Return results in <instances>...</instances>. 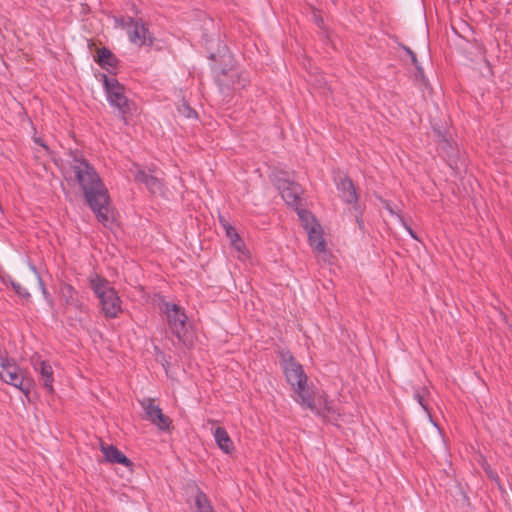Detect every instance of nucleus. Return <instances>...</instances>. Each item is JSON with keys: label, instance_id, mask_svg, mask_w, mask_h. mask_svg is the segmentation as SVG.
Returning <instances> with one entry per match:
<instances>
[{"label": "nucleus", "instance_id": "nucleus-36", "mask_svg": "<svg viewBox=\"0 0 512 512\" xmlns=\"http://www.w3.org/2000/svg\"><path fill=\"white\" fill-rule=\"evenodd\" d=\"M208 512H215V511H214V509H212V510H209Z\"/></svg>", "mask_w": 512, "mask_h": 512}, {"label": "nucleus", "instance_id": "nucleus-11", "mask_svg": "<svg viewBox=\"0 0 512 512\" xmlns=\"http://www.w3.org/2000/svg\"><path fill=\"white\" fill-rule=\"evenodd\" d=\"M309 410L314 412L316 415L323 417L326 421L335 423L340 418V412L335 407L334 401L329 400L326 394H322L315 400L312 394L311 407H307Z\"/></svg>", "mask_w": 512, "mask_h": 512}, {"label": "nucleus", "instance_id": "nucleus-22", "mask_svg": "<svg viewBox=\"0 0 512 512\" xmlns=\"http://www.w3.org/2000/svg\"><path fill=\"white\" fill-rule=\"evenodd\" d=\"M220 222L226 231L227 237L230 238L231 242H237L239 240V235L236 229L233 226H231L222 216H220Z\"/></svg>", "mask_w": 512, "mask_h": 512}, {"label": "nucleus", "instance_id": "nucleus-14", "mask_svg": "<svg viewBox=\"0 0 512 512\" xmlns=\"http://www.w3.org/2000/svg\"><path fill=\"white\" fill-rule=\"evenodd\" d=\"M100 447L107 462L121 464L125 467H131L133 465L132 461L127 458L126 455H124L116 446L101 443Z\"/></svg>", "mask_w": 512, "mask_h": 512}, {"label": "nucleus", "instance_id": "nucleus-34", "mask_svg": "<svg viewBox=\"0 0 512 512\" xmlns=\"http://www.w3.org/2000/svg\"><path fill=\"white\" fill-rule=\"evenodd\" d=\"M408 231L410 233V235L416 239V235L414 234L413 230L411 228H408Z\"/></svg>", "mask_w": 512, "mask_h": 512}, {"label": "nucleus", "instance_id": "nucleus-16", "mask_svg": "<svg viewBox=\"0 0 512 512\" xmlns=\"http://www.w3.org/2000/svg\"><path fill=\"white\" fill-rule=\"evenodd\" d=\"M306 232L310 246L318 253L325 252L326 243L323 238L320 224L312 225Z\"/></svg>", "mask_w": 512, "mask_h": 512}, {"label": "nucleus", "instance_id": "nucleus-31", "mask_svg": "<svg viewBox=\"0 0 512 512\" xmlns=\"http://www.w3.org/2000/svg\"><path fill=\"white\" fill-rule=\"evenodd\" d=\"M34 141L37 144L41 145L46 151L49 150L48 146L43 142V140L41 138H39V137L38 138H34Z\"/></svg>", "mask_w": 512, "mask_h": 512}, {"label": "nucleus", "instance_id": "nucleus-21", "mask_svg": "<svg viewBox=\"0 0 512 512\" xmlns=\"http://www.w3.org/2000/svg\"><path fill=\"white\" fill-rule=\"evenodd\" d=\"M298 216L302 222V225L304 226L305 230H309V228L312 226V225H316L318 224L316 222V219L314 218V216L306 211V210H300L298 212Z\"/></svg>", "mask_w": 512, "mask_h": 512}, {"label": "nucleus", "instance_id": "nucleus-26", "mask_svg": "<svg viewBox=\"0 0 512 512\" xmlns=\"http://www.w3.org/2000/svg\"><path fill=\"white\" fill-rule=\"evenodd\" d=\"M39 286H40L41 293H42L44 299L47 301V303L49 304L50 307H53L54 300H53L51 294L49 293V291L47 290V288L41 278H39Z\"/></svg>", "mask_w": 512, "mask_h": 512}, {"label": "nucleus", "instance_id": "nucleus-15", "mask_svg": "<svg viewBox=\"0 0 512 512\" xmlns=\"http://www.w3.org/2000/svg\"><path fill=\"white\" fill-rule=\"evenodd\" d=\"M33 366L34 369L41 375L43 386L47 389L49 393H53L54 378L52 366L49 364V362L40 359L34 360Z\"/></svg>", "mask_w": 512, "mask_h": 512}, {"label": "nucleus", "instance_id": "nucleus-17", "mask_svg": "<svg viewBox=\"0 0 512 512\" xmlns=\"http://www.w3.org/2000/svg\"><path fill=\"white\" fill-rule=\"evenodd\" d=\"M214 438L218 445V447L225 454H232L235 451V446L233 444L232 439L230 438L228 432L223 427H217L214 430Z\"/></svg>", "mask_w": 512, "mask_h": 512}, {"label": "nucleus", "instance_id": "nucleus-19", "mask_svg": "<svg viewBox=\"0 0 512 512\" xmlns=\"http://www.w3.org/2000/svg\"><path fill=\"white\" fill-rule=\"evenodd\" d=\"M301 193V186L294 182H288L281 190L282 198L288 205H297L300 200Z\"/></svg>", "mask_w": 512, "mask_h": 512}, {"label": "nucleus", "instance_id": "nucleus-2", "mask_svg": "<svg viewBox=\"0 0 512 512\" xmlns=\"http://www.w3.org/2000/svg\"><path fill=\"white\" fill-rule=\"evenodd\" d=\"M283 370L286 381L291 385L292 398L302 407H311L312 392L307 388V375L302 365L289 353H282Z\"/></svg>", "mask_w": 512, "mask_h": 512}, {"label": "nucleus", "instance_id": "nucleus-29", "mask_svg": "<svg viewBox=\"0 0 512 512\" xmlns=\"http://www.w3.org/2000/svg\"><path fill=\"white\" fill-rule=\"evenodd\" d=\"M405 50L407 51V53L409 54V56L411 57V61L412 63L415 65L416 69L419 71V72H422V69L418 66V61H417V58H416V55L415 53L409 49V48H405Z\"/></svg>", "mask_w": 512, "mask_h": 512}, {"label": "nucleus", "instance_id": "nucleus-18", "mask_svg": "<svg viewBox=\"0 0 512 512\" xmlns=\"http://www.w3.org/2000/svg\"><path fill=\"white\" fill-rule=\"evenodd\" d=\"M95 61L106 70L115 69L118 65L116 56L106 47L97 50Z\"/></svg>", "mask_w": 512, "mask_h": 512}, {"label": "nucleus", "instance_id": "nucleus-20", "mask_svg": "<svg viewBox=\"0 0 512 512\" xmlns=\"http://www.w3.org/2000/svg\"><path fill=\"white\" fill-rule=\"evenodd\" d=\"M195 505L199 512H208L209 510L213 509L208 497L201 490H199L196 494Z\"/></svg>", "mask_w": 512, "mask_h": 512}, {"label": "nucleus", "instance_id": "nucleus-28", "mask_svg": "<svg viewBox=\"0 0 512 512\" xmlns=\"http://www.w3.org/2000/svg\"><path fill=\"white\" fill-rule=\"evenodd\" d=\"M414 398L417 400V402L421 405V407L428 412V406L425 402L424 395L420 391H416Z\"/></svg>", "mask_w": 512, "mask_h": 512}, {"label": "nucleus", "instance_id": "nucleus-6", "mask_svg": "<svg viewBox=\"0 0 512 512\" xmlns=\"http://www.w3.org/2000/svg\"><path fill=\"white\" fill-rule=\"evenodd\" d=\"M103 78L104 88L110 104L119 110L123 121L126 123L127 115L132 110L133 102L128 100L125 95L124 86L120 84L115 77H108L104 75Z\"/></svg>", "mask_w": 512, "mask_h": 512}, {"label": "nucleus", "instance_id": "nucleus-13", "mask_svg": "<svg viewBox=\"0 0 512 512\" xmlns=\"http://www.w3.org/2000/svg\"><path fill=\"white\" fill-rule=\"evenodd\" d=\"M337 189L344 202L348 204H356L358 201V194L352 179L345 175L337 182Z\"/></svg>", "mask_w": 512, "mask_h": 512}, {"label": "nucleus", "instance_id": "nucleus-10", "mask_svg": "<svg viewBox=\"0 0 512 512\" xmlns=\"http://www.w3.org/2000/svg\"><path fill=\"white\" fill-rule=\"evenodd\" d=\"M134 181L143 184L151 194L162 195L164 193V180L151 173H147L138 164H133L130 169Z\"/></svg>", "mask_w": 512, "mask_h": 512}, {"label": "nucleus", "instance_id": "nucleus-1", "mask_svg": "<svg viewBox=\"0 0 512 512\" xmlns=\"http://www.w3.org/2000/svg\"><path fill=\"white\" fill-rule=\"evenodd\" d=\"M69 171L71 178L83 190L85 199L95 213L97 220L104 226L112 222L113 215L110 212V197L102 179L94 166L76 150L69 153Z\"/></svg>", "mask_w": 512, "mask_h": 512}, {"label": "nucleus", "instance_id": "nucleus-24", "mask_svg": "<svg viewBox=\"0 0 512 512\" xmlns=\"http://www.w3.org/2000/svg\"><path fill=\"white\" fill-rule=\"evenodd\" d=\"M178 111L186 118H193L197 115L196 111L193 108H191L186 102H183L181 105H179Z\"/></svg>", "mask_w": 512, "mask_h": 512}, {"label": "nucleus", "instance_id": "nucleus-5", "mask_svg": "<svg viewBox=\"0 0 512 512\" xmlns=\"http://www.w3.org/2000/svg\"><path fill=\"white\" fill-rule=\"evenodd\" d=\"M0 379L5 383L18 388L26 396L30 394L32 380L26 376V371L21 369L14 359L0 355Z\"/></svg>", "mask_w": 512, "mask_h": 512}, {"label": "nucleus", "instance_id": "nucleus-35", "mask_svg": "<svg viewBox=\"0 0 512 512\" xmlns=\"http://www.w3.org/2000/svg\"><path fill=\"white\" fill-rule=\"evenodd\" d=\"M209 58H210L211 60H215V55H214V54H211Z\"/></svg>", "mask_w": 512, "mask_h": 512}, {"label": "nucleus", "instance_id": "nucleus-4", "mask_svg": "<svg viewBox=\"0 0 512 512\" xmlns=\"http://www.w3.org/2000/svg\"><path fill=\"white\" fill-rule=\"evenodd\" d=\"M90 288L100 300L101 309L107 318H116L121 312V300L109 282L99 275L91 276Z\"/></svg>", "mask_w": 512, "mask_h": 512}, {"label": "nucleus", "instance_id": "nucleus-27", "mask_svg": "<svg viewBox=\"0 0 512 512\" xmlns=\"http://www.w3.org/2000/svg\"><path fill=\"white\" fill-rule=\"evenodd\" d=\"M142 19H136L133 17H126L124 24H122L123 29H127L128 31L131 30L136 24H138V21H141Z\"/></svg>", "mask_w": 512, "mask_h": 512}, {"label": "nucleus", "instance_id": "nucleus-25", "mask_svg": "<svg viewBox=\"0 0 512 512\" xmlns=\"http://www.w3.org/2000/svg\"><path fill=\"white\" fill-rule=\"evenodd\" d=\"M434 132L436 133L437 137H438V141L439 143L442 145V149L444 150H448L449 149H452V145L450 144V142L448 141V139L446 138V136L444 135V133L441 132L440 129H434Z\"/></svg>", "mask_w": 512, "mask_h": 512}, {"label": "nucleus", "instance_id": "nucleus-32", "mask_svg": "<svg viewBox=\"0 0 512 512\" xmlns=\"http://www.w3.org/2000/svg\"><path fill=\"white\" fill-rule=\"evenodd\" d=\"M125 19H126V17L116 18V23H117V25H119L120 27H122V24H124Z\"/></svg>", "mask_w": 512, "mask_h": 512}, {"label": "nucleus", "instance_id": "nucleus-8", "mask_svg": "<svg viewBox=\"0 0 512 512\" xmlns=\"http://www.w3.org/2000/svg\"><path fill=\"white\" fill-rule=\"evenodd\" d=\"M216 82L223 93L237 91L249 84L248 77L237 69H221L216 75Z\"/></svg>", "mask_w": 512, "mask_h": 512}, {"label": "nucleus", "instance_id": "nucleus-12", "mask_svg": "<svg viewBox=\"0 0 512 512\" xmlns=\"http://www.w3.org/2000/svg\"><path fill=\"white\" fill-rule=\"evenodd\" d=\"M128 35L130 42L135 45H153V35L149 31L147 25L142 20L138 21V24H136L131 30L128 31Z\"/></svg>", "mask_w": 512, "mask_h": 512}, {"label": "nucleus", "instance_id": "nucleus-33", "mask_svg": "<svg viewBox=\"0 0 512 512\" xmlns=\"http://www.w3.org/2000/svg\"><path fill=\"white\" fill-rule=\"evenodd\" d=\"M357 223L361 228L363 227V220L361 219V217H357Z\"/></svg>", "mask_w": 512, "mask_h": 512}, {"label": "nucleus", "instance_id": "nucleus-30", "mask_svg": "<svg viewBox=\"0 0 512 512\" xmlns=\"http://www.w3.org/2000/svg\"><path fill=\"white\" fill-rule=\"evenodd\" d=\"M232 245L238 250V251H242V249L244 248V243L243 241L241 240V238L239 237V240L236 242H231Z\"/></svg>", "mask_w": 512, "mask_h": 512}, {"label": "nucleus", "instance_id": "nucleus-3", "mask_svg": "<svg viewBox=\"0 0 512 512\" xmlns=\"http://www.w3.org/2000/svg\"><path fill=\"white\" fill-rule=\"evenodd\" d=\"M56 294L63 308V314L70 323L81 322L88 309L79 292L71 284L60 281Z\"/></svg>", "mask_w": 512, "mask_h": 512}, {"label": "nucleus", "instance_id": "nucleus-9", "mask_svg": "<svg viewBox=\"0 0 512 512\" xmlns=\"http://www.w3.org/2000/svg\"><path fill=\"white\" fill-rule=\"evenodd\" d=\"M140 405L145 411V418L157 426L158 429L162 431L170 429L172 421L168 416L163 414L162 409L155 404V399L144 398L140 401Z\"/></svg>", "mask_w": 512, "mask_h": 512}, {"label": "nucleus", "instance_id": "nucleus-7", "mask_svg": "<svg viewBox=\"0 0 512 512\" xmlns=\"http://www.w3.org/2000/svg\"><path fill=\"white\" fill-rule=\"evenodd\" d=\"M161 311L166 315L167 323L170 331L177 337L180 342L185 343L184 337L187 333L188 317L184 309L167 301H162Z\"/></svg>", "mask_w": 512, "mask_h": 512}, {"label": "nucleus", "instance_id": "nucleus-23", "mask_svg": "<svg viewBox=\"0 0 512 512\" xmlns=\"http://www.w3.org/2000/svg\"><path fill=\"white\" fill-rule=\"evenodd\" d=\"M11 285H12V288L13 290L15 291V293L23 298V299H26V300H29L30 299V293L27 291L26 288H24L20 283H17L15 281H12L11 282Z\"/></svg>", "mask_w": 512, "mask_h": 512}]
</instances>
